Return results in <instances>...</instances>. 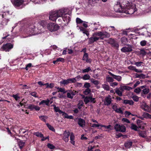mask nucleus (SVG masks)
Instances as JSON below:
<instances>
[{"label": "nucleus", "instance_id": "nucleus-1", "mask_svg": "<svg viewBox=\"0 0 151 151\" xmlns=\"http://www.w3.org/2000/svg\"><path fill=\"white\" fill-rule=\"evenodd\" d=\"M65 15V11L63 9L51 11L50 13L49 19L53 21H55L58 24L61 25L62 20H63V16Z\"/></svg>", "mask_w": 151, "mask_h": 151}, {"label": "nucleus", "instance_id": "nucleus-2", "mask_svg": "<svg viewBox=\"0 0 151 151\" xmlns=\"http://www.w3.org/2000/svg\"><path fill=\"white\" fill-rule=\"evenodd\" d=\"M93 37L98 36L99 37H91L88 39V43L89 44H93L94 42L99 40L100 38L101 40H103L105 38H108L110 37V35L107 32L100 31L95 32L93 34Z\"/></svg>", "mask_w": 151, "mask_h": 151}, {"label": "nucleus", "instance_id": "nucleus-3", "mask_svg": "<svg viewBox=\"0 0 151 151\" xmlns=\"http://www.w3.org/2000/svg\"><path fill=\"white\" fill-rule=\"evenodd\" d=\"M127 0H118L115 3L114 9L116 12H122L130 4Z\"/></svg>", "mask_w": 151, "mask_h": 151}, {"label": "nucleus", "instance_id": "nucleus-4", "mask_svg": "<svg viewBox=\"0 0 151 151\" xmlns=\"http://www.w3.org/2000/svg\"><path fill=\"white\" fill-rule=\"evenodd\" d=\"M36 24L35 23H32L27 25L26 31L30 35H34L39 34L41 32L40 29L36 27Z\"/></svg>", "mask_w": 151, "mask_h": 151}, {"label": "nucleus", "instance_id": "nucleus-5", "mask_svg": "<svg viewBox=\"0 0 151 151\" xmlns=\"http://www.w3.org/2000/svg\"><path fill=\"white\" fill-rule=\"evenodd\" d=\"M11 1L16 8L19 9L22 8L25 0H11Z\"/></svg>", "mask_w": 151, "mask_h": 151}, {"label": "nucleus", "instance_id": "nucleus-6", "mask_svg": "<svg viewBox=\"0 0 151 151\" xmlns=\"http://www.w3.org/2000/svg\"><path fill=\"white\" fill-rule=\"evenodd\" d=\"M124 10L126 11L128 14H132L137 11V9L135 5L130 4Z\"/></svg>", "mask_w": 151, "mask_h": 151}, {"label": "nucleus", "instance_id": "nucleus-7", "mask_svg": "<svg viewBox=\"0 0 151 151\" xmlns=\"http://www.w3.org/2000/svg\"><path fill=\"white\" fill-rule=\"evenodd\" d=\"M47 27L50 32H52L58 30L59 28V26L56 25L54 23L50 22L48 24Z\"/></svg>", "mask_w": 151, "mask_h": 151}, {"label": "nucleus", "instance_id": "nucleus-8", "mask_svg": "<svg viewBox=\"0 0 151 151\" xmlns=\"http://www.w3.org/2000/svg\"><path fill=\"white\" fill-rule=\"evenodd\" d=\"M114 129L117 132H124L126 131V128L124 125H121L120 124H116L114 126Z\"/></svg>", "mask_w": 151, "mask_h": 151}, {"label": "nucleus", "instance_id": "nucleus-9", "mask_svg": "<svg viewBox=\"0 0 151 151\" xmlns=\"http://www.w3.org/2000/svg\"><path fill=\"white\" fill-rule=\"evenodd\" d=\"M108 43L110 44L112 47L118 49L119 47L118 44L113 39L110 38L108 41Z\"/></svg>", "mask_w": 151, "mask_h": 151}, {"label": "nucleus", "instance_id": "nucleus-10", "mask_svg": "<svg viewBox=\"0 0 151 151\" xmlns=\"http://www.w3.org/2000/svg\"><path fill=\"white\" fill-rule=\"evenodd\" d=\"M13 45L10 43H6L3 45L2 47L3 50L6 52H9L13 48Z\"/></svg>", "mask_w": 151, "mask_h": 151}, {"label": "nucleus", "instance_id": "nucleus-11", "mask_svg": "<svg viewBox=\"0 0 151 151\" xmlns=\"http://www.w3.org/2000/svg\"><path fill=\"white\" fill-rule=\"evenodd\" d=\"M38 24V28L40 29V31L42 28L47 27L48 24L47 22L45 20L41 21Z\"/></svg>", "mask_w": 151, "mask_h": 151}, {"label": "nucleus", "instance_id": "nucleus-12", "mask_svg": "<svg viewBox=\"0 0 151 151\" xmlns=\"http://www.w3.org/2000/svg\"><path fill=\"white\" fill-rule=\"evenodd\" d=\"M127 45L128 46V47H124L121 49V51L124 52H131L132 50V45Z\"/></svg>", "mask_w": 151, "mask_h": 151}, {"label": "nucleus", "instance_id": "nucleus-13", "mask_svg": "<svg viewBox=\"0 0 151 151\" xmlns=\"http://www.w3.org/2000/svg\"><path fill=\"white\" fill-rule=\"evenodd\" d=\"M82 60L83 61H85L87 63H91L92 62V60L88 57V54L87 53H84Z\"/></svg>", "mask_w": 151, "mask_h": 151}, {"label": "nucleus", "instance_id": "nucleus-14", "mask_svg": "<svg viewBox=\"0 0 151 151\" xmlns=\"http://www.w3.org/2000/svg\"><path fill=\"white\" fill-rule=\"evenodd\" d=\"M77 119H78V124L80 127H83L85 126L86 122L85 120L84 119L81 118H77L75 120V121H76V120Z\"/></svg>", "mask_w": 151, "mask_h": 151}, {"label": "nucleus", "instance_id": "nucleus-15", "mask_svg": "<svg viewBox=\"0 0 151 151\" xmlns=\"http://www.w3.org/2000/svg\"><path fill=\"white\" fill-rule=\"evenodd\" d=\"M70 133L69 131H65L63 134V138L65 142L66 143L69 141V137Z\"/></svg>", "mask_w": 151, "mask_h": 151}, {"label": "nucleus", "instance_id": "nucleus-16", "mask_svg": "<svg viewBox=\"0 0 151 151\" xmlns=\"http://www.w3.org/2000/svg\"><path fill=\"white\" fill-rule=\"evenodd\" d=\"M111 96L109 95L108 97H106L105 99V102L104 104L107 106H109L111 103L112 100L111 98Z\"/></svg>", "mask_w": 151, "mask_h": 151}, {"label": "nucleus", "instance_id": "nucleus-17", "mask_svg": "<svg viewBox=\"0 0 151 151\" xmlns=\"http://www.w3.org/2000/svg\"><path fill=\"white\" fill-rule=\"evenodd\" d=\"M119 88L122 92H123L124 90L129 91L132 89V88L128 86L122 85H121Z\"/></svg>", "mask_w": 151, "mask_h": 151}, {"label": "nucleus", "instance_id": "nucleus-18", "mask_svg": "<svg viewBox=\"0 0 151 151\" xmlns=\"http://www.w3.org/2000/svg\"><path fill=\"white\" fill-rule=\"evenodd\" d=\"M28 108L31 110L35 109L36 111H39L40 109V108L38 106L31 104L29 105Z\"/></svg>", "mask_w": 151, "mask_h": 151}, {"label": "nucleus", "instance_id": "nucleus-19", "mask_svg": "<svg viewBox=\"0 0 151 151\" xmlns=\"http://www.w3.org/2000/svg\"><path fill=\"white\" fill-rule=\"evenodd\" d=\"M62 114V116L64 118H67L71 119H73V117L72 115L69 116V115L65 112L63 111L60 113V114Z\"/></svg>", "mask_w": 151, "mask_h": 151}, {"label": "nucleus", "instance_id": "nucleus-20", "mask_svg": "<svg viewBox=\"0 0 151 151\" xmlns=\"http://www.w3.org/2000/svg\"><path fill=\"white\" fill-rule=\"evenodd\" d=\"M108 73L111 76L113 77V78L116 79L119 81H121L122 78L121 76L114 75L110 71H109Z\"/></svg>", "mask_w": 151, "mask_h": 151}, {"label": "nucleus", "instance_id": "nucleus-21", "mask_svg": "<svg viewBox=\"0 0 151 151\" xmlns=\"http://www.w3.org/2000/svg\"><path fill=\"white\" fill-rule=\"evenodd\" d=\"M50 101L48 99H47L46 100H42L39 104V105H46L47 106H50L49 103Z\"/></svg>", "mask_w": 151, "mask_h": 151}, {"label": "nucleus", "instance_id": "nucleus-22", "mask_svg": "<svg viewBox=\"0 0 151 151\" xmlns=\"http://www.w3.org/2000/svg\"><path fill=\"white\" fill-rule=\"evenodd\" d=\"M0 16L2 17V19H9V12H4L2 13V14H0Z\"/></svg>", "mask_w": 151, "mask_h": 151}, {"label": "nucleus", "instance_id": "nucleus-23", "mask_svg": "<svg viewBox=\"0 0 151 151\" xmlns=\"http://www.w3.org/2000/svg\"><path fill=\"white\" fill-rule=\"evenodd\" d=\"M149 106L147 105L146 103H145L143 104L142 105L141 108L142 109L146 111L149 112Z\"/></svg>", "mask_w": 151, "mask_h": 151}, {"label": "nucleus", "instance_id": "nucleus-24", "mask_svg": "<svg viewBox=\"0 0 151 151\" xmlns=\"http://www.w3.org/2000/svg\"><path fill=\"white\" fill-rule=\"evenodd\" d=\"M18 144L19 148L22 149L24 145L25 142L20 139H18Z\"/></svg>", "mask_w": 151, "mask_h": 151}, {"label": "nucleus", "instance_id": "nucleus-25", "mask_svg": "<svg viewBox=\"0 0 151 151\" xmlns=\"http://www.w3.org/2000/svg\"><path fill=\"white\" fill-rule=\"evenodd\" d=\"M75 137L74 134L73 132H71L70 135V143L73 145H75V141H74Z\"/></svg>", "mask_w": 151, "mask_h": 151}, {"label": "nucleus", "instance_id": "nucleus-26", "mask_svg": "<svg viewBox=\"0 0 151 151\" xmlns=\"http://www.w3.org/2000/svg\"><path fill=\"white\" fill-rule=\"evenodd\" d=\"M123 104H129L130 105H132L134 104V102L132 100H128L127 99L124 100L123 101Z\"/></svg>", "mask_w": 151, "mask_h": 151}, {"label": "nucleus", "instance_id": "nucleus-27", "mask_svg": "<svg viewBox=\"0 0 151 151\" xmlns=\"http://www.w3.org/2000/svg\"><path fill=\"white\" fill-rule=\"evenodd\" d=\"M93 24L94 26V27H93V29L92 30L93 31L97 30L98 29V28L100 26L99 22H98L97 23H93Z\"/></svg>", "mask_w": 151, "mask_h": 151}, {"label": "nucleus", "instance_id": "nucleus-28", "mask_svg": "<svg viewBox=\"0 0 151 151\" xmlns=\"http://www.w3.org/2000/svg\"><path fill=\"white\" fill-rule=\"evenodd\" d=\"M142 116L145 118L150 119H151V115L147 112H144L142 115Z\"/></svg>", "mask_w": 151, "mask_h": 151}, {"label": "nucleus", "instance_id": "nucleus-29", "mask_svg": "<svg viewBox=\"0 0 151 151\" xmlns=\"http://www.w3.org/2000/svg\"><path fill=\"white\" fill-rule=\"evenodd\" d=\"M60 83L61 85H64V86L67 85L69 84V82L68 79L67 80H63L60 82Z\"/></svg>", "mask_w": 151, "mask_h": 151}, {"label": "nucleus", "instance_id": "nucleus-30", "mask_svg": "<svg viewBox=\"0 0 151 151\" xmlns=\"http://www.w3.org/2000/svg\"><path fill=\"white\" fill-rule=\"evenodd\" d=\"M65 15L64 16H63V21L65 22H69L70 20V17L68 16H65Z\"/></svg>", "mask_w": 151, "mask_h": 151}, {"label": "nucleus", "instance_id": "nucleus-31", "mask_svg": "<svg viewBox=\"0 0 151 151\" xmlns=\"http://www.w3.org/2000/svg\"><path fill=\"white\" fill-rule=\"evenodd\" d=\"M146 132L145 131H141L138 133L139 136L143 138H146Z\"/></svg>", "mask_w": 151, "mask_h": 151}, {"label": "nucleus", "instance_id": "nucleus-32", "mask_svg": "<svg viewBox=\"0 0 151 151\" xmlns=\"http://www.w3.org/2000/svg\"><path fill=\"white\" fill-rule=\"evenodd\" d=\"M9 21V19H2V21L0 23L3 26H5L7 24V23Z\"/></svg>", "mask_w": 151, "mask_h": 151}, {"label": "nucleus", "instance_id": "nucleus-33", "mask_svg": "<svg viewBox=\"0 0 151 151\" xmlns=\"http://www.w3.org/2000/svg\"><path fill=\"white\" fill-rule=\"evenodd\" d=\"M132 142H128L125 143L124 146L126 148H129L132 146Z\"/></svg>", "mask_w": 151, "mask_h": 151}, {"label": "nucleus", "instance_id": "nucleus-34", "mask_svg": "<svg viewBox=\"0 0 151 151\" xmlns=\"http://www.w3.org/2000/svg\"><path fill=\"white\" fill-rule=\"evenodd\" d=\"M53 106V109L55 112H58L60 114L62 111L58 107H57L55 105H52Z\"/></svg>", "mask_w": 151, "mask_h": 151}, {"label": "nucleus", "instance_id": "nucleus-35", "mask_svg": "<svg viewBox=\"0 0 151 151\" xmlns=\"http://www.w3.org/2000/svg\"><path fill=\"white\" fill-rule=\"evenodd\" d=\"M91 82L93 83L95 85H98L99 84V81L97 80L94 79L93 78L90 79Z\"/></svg>", "mask_w": 151, "mask_h": 151}, {"label": "nucleus", "instance_id": "nucleus-36", "mask_svg": "<svg viewBox=\"0 0 151 151\" xmlns=\"http://www.w3.org/2000/svg\"><path fill=\"white\" fill-rule=\"evenodd\" d=\"M33 134L38 137L40 138L43 137V135L41 132H34Z\"/></svg>", "mask_w": 151, "mask_h": 151}, {"label": "nucleus", "instance_id": "nucleus-37", "mask_svg": "<svg viewBox=\"0 0 151 151\" xmlns=\"http://www.w3.org/2000/svg\"><path fill=\"white\" fill-rule=\"evenodd\" d=\"M121 42L122 44L127 45L128 42V39L125 37H123L121 38Z\"/></svg>", "mask_w": 151, "mask_h": 151}, {"label": "nucleus", "instance_id": "nucleus-38", "mask_svg": "<svg viewBox=\"0 0 151 151\" xmlns=\"http://www.w3.org/2000/svg\"><path fill=\"white\" fill-rule=\"evenodd\" d=\"M131 128L135 131H138V127L135 124H132L131 127Z\"/></svg>", "mask_w": 151, "mask_h": 151}, {"label": "nucleus", "instance_id": "nucleus-39", "mask_svg": "<svg viewBox=\"0 0 151 151\" xmlns=\"http://www.w3.org/2000/svg\"><path fill=\"white\" fill-rule=\"evenodd\" d=\"M115 93L120 96L123 95L122 92L120 90L119 88H117L115 91Z\"/></svg>", "mask_w": 151, "mask_h": 151}, {"label": "nucleus", "instance_id": "nucleus-40", "mask_svg": "<svg viewBox=\"0 0 151 151\" xmlns=\"http://www.w3.org/2000/svg\"><path fill=\"white\" fill-rule=\"evenodd\" d=\"M90 71H91V72L92 71L91 68L90 67H88L86 68L83 69L82 70V72L83 73H88Z\"/></svg>", "mask_w": 151, "mask_h": 151}, {"label": "nucleus", "instance_id": "nucleus-41", "mask_svg": "<svg viewBox=\"0 0 151 151\" xmlns=\"http://www.w3.org/2000/svg\"><path fill=\"white\" fill-rule=\"evenodd\" d=\"M90 76L88 74H85L81 78L83 80H86L90 79Z\"/></svg>", "mask_w": 151, "mask_h": 151}, {"label": "nucleus", "instance_id": "nucleus-42", "mask_svg": "<svg viewBox=\"0 0 151 151\" xmlns=\"http://www.w3.org/2000/svg\"><path fill=\"white\" fill-rule=\"evenodd\" d=\"M106 80L109 83H111V82H113L114 81V80L113 78L108 76H107L106 77Z\"/></svg>", "mask_w": 151, "mask_h": 151}, {"label": "nucleus", "instance_id": "nucleus-43", "mask_svg": "<svg viewBox=\"0 0 151 151\" xmlns=\"http://www.w3.org/2000/svg\"><path fill=\"white\" fill-rule=\"evenodd\" d=\"M150 90L148 88H146L142 90V95L143 94H147L149 92Z\"/></svg>", "mask_w": 151, "mask_h": 151}, {"label": "nucleus", "instance_id": "nucleus-44", "mask_svg": "<svg viewBox=\"0 0 151 151\" xmlns=\"http://www.w3.org/2000/svg\"><path fill=\"white\" fill-rule=\"evenodd\" d=\"M91 92V90L90 88H86L83 91V93L85 95H88Z\"/></svg>", "mask_w": 151, "mask_h": 151}, {"label": "nucleus", "instance_id": "nucleus-45", "mask_svg": "<svg viewBox=\"0 0 151 151\" xmlns=\"http://www.w3.org/2000/svg\"><path fill=\"white\" fill-rule=\"evenodd\" d=\"M107 30H108L109 32L111 31H116V29L114 26H109L106 27Z\"/></svg>", "mask_w": 151, "mask_h": 151}, {"label": "nucleus", "instance_id": "nucleus-46", "mask_svg": "<svg viewBox=\"0 0 151 151\" xmlns=\"http://www.w3.org/2000/svg\"><path fill=\"white\" fill-rule=\"evenodd\" d=\"M39 118L42 121L44 122H46V119L48 118L47 116H41L39 117Z\"/></svg>", "mask_w": 151, "mask_h": 151}, {"label": "nucleus", "instance_id": "nucleus-47", "mask_svg": "<svg viewBox=\"0 0 151 151\" xmlns=\"http://www.w3.org/2000/svg\"><path fill=\"white\" fill-rule=\"evenodd\" d=\"M140 55H142L143 56H144L147 54V52L143 49H141L139 52Z\"/></svg>", "mask_w": 151, "mask_h": 151}, {"label": "nucleus", "instance_id": "nucleus-48", "mask_svg": "<svg viewBox=\"0 0 151 151\" xmlns=\"http://www.w3.org/2000/svg\"><path fill=\"white\" fill-rule=\"evenodd\" d=\"M83 101H80L77 105L78 108L79 109H81L83 106Z\"/></svg>", "mask_w": 151, "mask_h": 151}, {"label": "nucleus", "instance_id": "nucleus-49", "mask_svg": "<svg viewBox=\"0 0 151 151\" xmlns=\"http://www.w3.org/2000/svg\"><path fill=\"white\" fill-rule=\"evenodd\" d=\"M46 125L48 128L50 130L52 131L53 132H55V129L52 126L50 125L49 124L47 123Z\"/></svg>", "mask_w": 151, "mask_h": 151}, {"label": "nucleus", "instance_id": "nucleus-50", "mask_svg": "<svg viewBox=\"0 0 151 151\" xmlns=\"http://www.w3.org/2000/svg\"><path fill=\"white\" fill-rule=\"evenodd\" d=\"M47 146L48 148L50 149H53L55 148V146L53 145V144L49 143L47 144Z\"/></svg>", "mask_w": 151, "mask_h": 151}, {"label": "nucleus", "instance_id": "nucleus-51", "mask_svg": "<svg viewBox=\"0 0 151 151\" xmlns=\"http://www.w3.org/2000/svg\"><path fill=\"white\" fill-rule=\"evenodd\" d=\"M58 92H61L63 93H65L67 91H65V89L64 88H58Z\"/></svg>", "mask_w": 151, "mask_h": 151}, {"label": "nucleus", "instance_id": "nucleus-52", "mask_svg": "<svg viewBox=\"0 0 151 151\" xmlns=\"http://www.w3.org/2000/svg\"><path fill=\"white\" fill-rule=\"evenodd\" d=\"M103 88L107 91H109L110 90L109 87L108 85L106 84H103L102 85Z\"/></svg>", "mask_w": 151, "mask_h": 151}, {"label": "nucleus", "instance_id": "nucleus-53", "mask_svg": "<svg viewBox=\"0 0 151 151\" xmlns=\"http://www.w3.org/2000/svg\"><path fill=\"white\" fill-rule=\"evenodd\" d=\"M69 83H75L76 82V80L75 78H68Z\"/></svg>", "mask_w": 151, "mask_h": 151}, {"label": "nucleus", "instance_id": "nucleus-54", "mask_svg": "<svg viewBox=\"0 0 151 151\" xmlns=\"http://www.w3.org/2000/svg\"><path fill=\"white\" fill-rule=\"evenodd\" d=\"M19 93H17L16 94H13L12 96L17 101L20 98V97L19 96Z\"/></svg>", "mask_w": 151, "mask_h": 151}, {"label": "nucleus", "instance_id": "nucleus-55", "mask_svg": "<svg viewBox=\"0 0 151 151\" xmlns=\"http://www.w3.org/2000/svg\"><path fill=\"white\" fill-rule=\"evenodd\" d=\"M147 41L145 40H143L140 42V44L142 46H144L146 45Z\"/></svg>", "mask_w": 151, "mask_h": 151}, {"label": "nucleus", "instance_id": "nucleus-56", "mask_svg": "<svg viewBox=\"0 0 151 151\" xmlns=\"http://www.w3.org/2000/svg\"><path fill=\"white\" fill-rule=\"evenodd\" d=\"M69 91L71 93L72 96H74L75 95L76 93H78V92L76 91L73 90V91L70 90H69Z\"/></svg>", "mask_w": 151, "mask_h": 151}, {"label": "nucleus", "instance_id": "nucleus-57", "mask_svg": "<svg viewBox=\"0 0 151 151\" xmlns=\"http://www.w3.org/2000/svg\"><path fill=\"white\" fill-rule=\"evenodd\" d=\"M132 98L134 101H135L137 102L139 100V97L136 95L133 96Z\"/></svg>", "mask_w": 151, "mask_h": 151}, {"label": "nucleus", "instance_id": "nucleus-58", "mask_svg": "<svg viewBox=\"0 0 151 151\" xmlns=\"http://www.w3.org/2000/svg\"><path fill=\"white\" fill-rule=\"evenodd\" d=\"M76 22L78 24L82 23L83 22L80 18L77 17L76 19Z\"/></svg>", "mask_w": 151, "mask_h": 151}, {"label": "nucleus", "instance_id": "nucleus-59", "mask_svg": "<svg viewBox=\"0 0 151 151\" xmlns=\"http://www.w3.org/2000/svg\"><path fill=\"white\" fill-rule=\"evenodd\" d=\"M115 111L117 113H120L121 114H123V111L121 109V108H120L119 109H117L115 110Z\"/></svg>", "mask_w": 151, "mask_h": 151}, {"label": "nucleus", "instance_id": "nucleus-60", "mask_svg": "<svg viewBox=\"0 0 151 151\" xmlns=\"http://www.w3.org/2000/svg\"><path fill=\"white\" fill-rule=\"evenodd\" d=\"M141 91V90L140 88L139 87H138L134 89V91L136 93L139 94Z\"/></svg>", "mask_w": 151, "mask_h": 151}, {"label": "nucleus", "instance_id": "nucleus-61", "mask_svg": "<svg viewBox=\"0 0 151 151\" xmlns=\"http://www.w3.org/2000/svg\"><path fill=\"white\" fill-rule=\"evenodd\" d=\"M84 102L86 104L90 102L89 96L86 97L84 100Z\"/></svg>", "mask_w": 151, "mask_h": 151}, {"label": "nucleus", "instance_id": "nucleus-62", "mask_svg": "<svg viewBox=\"0 0 151 151\" xmlns=\"http://www.w3.org/2000/svg\"><path fill=\"white\" fill-rule=\"evenodd\" d=\"M90 102L91 103H95L96 102L95 98H92L91 96H89Z\"/></svg>", "mask_w": 151, "mask_h": 151}, {"label": "nucleus", "instance_id": "nucleus-63", "mask_svg": "<svg viewBox=\"0 0 151 151\" xmlns=\"http://www.w3.org/2000/svg\"><path fill=\"white\" fill-rule=\"evenodd\" d=\"M84 86L85 88H89L90 87L91 85L90 83L86 82L84 83Z\"/></svg>", "mask_w": 151, "mask_h": 151}, {"label": "nucleus", "instance_id": "nucleus-64", "mask_svg": "<svg viewBox=\"0 0 151 151\" xmlns=\"http://www.w3.org/2000/svg\"><path fill=\"white\" fill-rule=\"evenodd\" d=\"M142 123V121L141 120L138 119L137 120V124L139 126V128H141V124Z\"/></svg>", "mask_w": 151, "mask_h": 151}]
</instances>
